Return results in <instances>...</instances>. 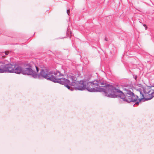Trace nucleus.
I'll return each mask as SVG.
<instances>
[{
    "label": "nucleus",
    "mask_w": 154,
    "mask_h": 154,
    "mask_svg": "<svg viewBox=\"0 0 154 154\" xmlns=\"http://www.w3.org/2000/svg\"><path fill=\"white\" fill-rule=\"evenodd\" d=\"M67 76L68 78L71 80L70 85L73 86L75 90L83 91L86 89L91 92L99 91L105 93V87L107 84L104 81L98 79L92 82L85 80L79 81H77V78L73 75H68Z\"/></svg>",
    "instance_id": "f257e3e1"
},
{
    "label": "nucleus",
    "mask_w": 154,
    "mask_h": 154,
    "mask_svg": "<svg viewBox=\"0 0 154 154\" xmlns=\"http://www.w3.org/2000/svg\"><path fill=\"white\" fill-rule=\"evenodd\" d=\"M118 86H114V85L107 84L106 88L105 95L109 97L115 98L119 97L122 99L124 101L128 103L133 102L134 105H138L139 98L138 96L135 95L133 92L128 89L129 86H126L123 89L126 91L127 92L125 94L123 93L120 89V87Z\"/></svg>",
    "instance_id": "f03ea898"
},
{
    "label": "nucleus",
    "mask_w": 154,
    "mask_h": 154,
    "mask_svg": "<svg viewBox=\"0 0 154 154\" xmlns=\"http://www.w3.org/2000/svg\"><path fill=\"white\" fill-rule=\"evenodd\" d=\"M12 66L11 68L12 70H14V72L11 73H15L17 74H20L22 73L23 74L27 75H30L34 78H38L39 79L44 78L48 80L47 78H45V76H49L51 71H49L46 69H42L38 74L36 73L33 70L32 66L30 65H27L25 67L22 69V67L17 64H12Z\"/></svg>",
    "instance_id": "7ed1b4c3"
},
{
    "label": "nucleus",
    "mask_w": 154,
    "mask_h": 154,
    "mask_svg": "<svg viewBox=\"0 0 154 154\" xmlns=\"http://www.w3.org/2000/svg\"><path fill=\"white\" fill-rule=\"evenodd\" d=\"M50 76H45V78H47L48 80L52 81L54 82L58 83L64 85L67 88L72 91L73 89L69 85L70 84V82L69 79L65 78H61L60 77L63 76V74L60 73L58 71H51Z\"/></svg>",
    "instance_id": "20e7f679"
},
{
    "label": "nucleus",
    "mask_w": 154,
    "mask_h": 154,
    "mask_svg": "<svg viewBox=\"0 0 154 154\" xmlns=\"http://www.w3.org/2000/svg\"><path fill=\"white\" fill-rule=\"evenodd\" d=\"M12 64L8 63L7 60L0 61V73H10L14 72L11 68Z\"/></svg>",
    "instance_id": "39448f33"
},
{
    "label": "nucleus",
    "mask_w": 154,
    "mask_h": 154,
    "mask_svg": "<svg viewBox=\"0 0 154 154\" xmlns=\"http://www.w3.org/2000/svg\"><path fill=\"white\" fill-rule=\"evenodd\" d=\"M140 94V98H139V102L144 99L146 100H148L152 99V95L151 89L149 88H145L143 89V92H142L140 90H138Z\"/></svg>",
    "instance_id": "423d86ee"
},
{
    "label": "nucleus",
    "mask_w": 154,
    "mask_h": 154,
    "mask_svg": "<svg viewBox=\"0 0 154 154\" xmlns=\"http://www.w3.org/2000/svg\"><path fill=\"white\" fill-rule=\"evenodd\" d=\"M9 52L8 51L3 52L0 54V56L2 57H4L6 55L8 54Z\"/></svg>",
    "instance_id": "0eeeda50"
},
{
    "label": "nucleus",
    "mask_w": 154,
    "mask_h": 154,
    "mask_svg": "<svg viewBox=\"0 0 154 154\" xmlns=\"http://www.w3.org/2000/svg\"><path fill=\"white\" fill-rule=\"evenodd\" d=\"M71 33H72V32H71V31H69V29H68L67 31V35H69V34H70L71 35L70 36H71L72 35Z\"/></svg>",
    "instance_id": "6e6552de"
},
{
    "label": "nucleus",
    "mask_w": 154,
    "mask_h": 154,
    "mask_svg": "<svg viewBox=\"0 0 154 154\" xmlns=\"http://www.w3.org/2000/svg\"><path fill=\"white\" fill-rule=\"evenodd\" d=\"M152 98L154 97V90L151 89Z\"/></svg>",
    "instance_id": "1a4fd4ad"
},
{
    "label": "nucleus",
    "mask_w": 154,
    "mask_h": 154,
    "mask_svg": "<svg viewBox=\"0 0 154 154\" xmlns=\"http://www.w3.org/2000/svg\"><path fill=\"white\" fill-rule=\"evenodd\" d=\"M134 78L136 80H137V76L136 75H133Z\"/></svg>",
    "instance_id": "9d476101"
},
{
    "label": "nucleus",
    "mask_w": 154,
    "mask_h": 154,
    "mask_svg": "<svg viewBox=\"0 0 154 154\" xmlns=\"http://www.w3.org/2000/svg\"><path fill=\"white\" fill-rule=\"evenodd\" d=\"M66 12L68 15H69V14L70 13V10H67Z\"/></svg>",
    "instance_id": "9b49d317"
},
{
    "label": "nucleus",
    "mask_w": 154,
    "mask_h": 154,
    "mask_svg": "<svg viewBox=\"0 0 154 154\" xmlns=\"http://www.w3.org/2000/svg\"><path fill=\"white\" fill-rule=\"evenodd\" d=\"M35 68L36 69L37 72H38L39 71V69H38V68L37 66H35Z\"/></svg>",
    "instance_id": "f8f14e48"
},
{
    "label": "nucleus",
    "mask_w": 154,
    "mask_h": 154,
    "mask_svg": "<svg viewBox=\"0 0 154 154\" xmlns=\"http://www.w3.org/2000/svg\"><path fill=\"white\" fill-rule=\"evenodd\" d=\"M143 25V26H146V25H145V24H144Z\"/></svg>",
    "instance_id": "ddd939ff"
},
{
    "label": "nucleus",
    "mask_w": 154,
    "mask_h": 154,
    "mask_svg": "<svg viewBox=\"0 0 154 154\" xmlns=\"http://www.w3.org/2000/svg\"><path fill=\"white\" fill-rule=\"evenodd\" d=\"M105 40L106 41H107V40L106 39V38H105Z\"/></svg>",
    "instance_id": "4468645a"
},
{
    "label": "nucleus",
    "mask_w": 154,
    "mask_h": 154,
    "mask_svg": "<svg viewBox=\"0 0 154 154\" xmlns=\"http://www.w3.org/2000/svg\"><path fill=\"white\" fill-rule=\"evenodd\" d=\"M153 87H154V84L153 85Z\"/></svg>",
    "instance_id": "2eb2a0df"
}]
</instances>
